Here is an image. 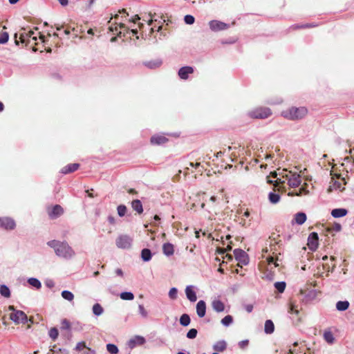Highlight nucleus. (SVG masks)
<instances>
[{
	"instance_id": "23",
	"label": "nucleus",
	"mask_w": 354,
	"mask_h": 354,
	"mask_svg": "<svg viewBox=\"0 0 354 354\" xmlns=\"http://www.w3.org/2000/svg\"><path fill=\"white\" fill-rule=\"evenodd\" d=\"M348 214V210L345 208H335L331 211V216L334 218H341Z\"/></svg>"
},
{
	"instance_id": "4",
	"label": "nucleus",
	"mask_w": 354,
	"mask_h": 354,
	"mask_svg": "<svg viewBox=\"0 0 354 354\" xmlns=\"http://www.w3.org/2000/svg\"><path fill=\"white\" fill-rule=\"evenodd\" d=\"M133 239L127 234H120L115 240V245L120 249H129L131 247Z\"/></svg>"
},
{
	"instance_id": "16",
	"label": "nucleus",
	"mask_w": 354,
	"mask_h": 354,
	"mask_svg": "<svg viewBox=\"0 0 354 354\" xmlns=\"http://www.w3.org/2000/svg\"><path fill=\"white\" fill-rule=\"evenodd\" d=\"M64 209L59 205H55L51 210L48 212L49 217L55 219L62 215Z\"/></svg>"
},
{
	"instance_id": "29",
	"label": "nucleus",
	"mask_w": 354,
	"mask_h": 354,
	"mask_svg": "<svg viewBox=\"0 0 354 354\" xmlns=\"http://www.w3.org/2000/svg\"><path fill=\"white\" fill-rule=\"evenodd\" d=\"M274 330V325L272 320L268 319L265 322L264 332L266 334H272Z\"/></svg>"
},
{
	"instance_id": "15",
	"label": "nucleus",
	"mask_w": 354,
	"mask_h": 354,
	"mask_svg": "<svg viewBox=\"0 0 354 354\" xmlns=\"http://www.w3.org/2000/svg\"><path fill=\"white\" fill-rule=\"evenodd\" d=\"M146 342L145 338L142 336L136 335L128 342L129 348H133L136 345H143Z\"/></svg>"
},
{
	"instance_id": "11",
	"label": "nucleus",
	"mask_w": 354,
	"mask_h": 354,
	"mask_svg": "<svg viewBox=\"0 0 354 354\" xmlns=\"http://www.w3.org/2000/svg\"><path fill=\"white\" fill-rule=\"evenodd\" d=\"M319 236L317 232H311L308 237V246L311 251H315L318 248Z\"/></svg>"
},
{
	"instance_id": "18",
	"label": "nucleus",
	"mask_w": 354,
	"mask_h": 354,
	"mask_svg": "<svg viewBox=\"0 0 354 354\" xmlns=\"http://www.w3.org/2000/svg\"><path fill=\"white\" fill-rule=\"evenodd\" d=\"M330 184V185H329L327 189L328 193L332 192L334 190H339L340 192H342L345 189L340 182L335 180L334 178L331 179Z\"/></svg>"
},
{
	"instance_id": "49",
	"label": "nucleus",
	"mask_w": 354,
	"mask_h": 354,
	"mask_svg": "<svg viewBox=\"0 0 354 354\" xmlns=\"http://www.w3.org/2000/svg\"><path fill=\"white\" fill-rule=\"evenodd\" d=\"M184 21L187 25H192L194 23L195 18L194 16H192L191 15H186L184 17Z\"/></svg>"
},
{
	"instance_id": "54",
	"label": "nucleus",
	"mask_w": 354,
	"mask_h": 354,
	"mask_svg": "<svg viewBox=\"0 0 354 354\" xmlns=\"http://www.w3.org/2000/svg\"><path fill=\"white\" fill-rule=\"evenodd\" d=\"M109 30L111 32H114V31L117 32L118 37H121L122 36H124V35H122V32L121 30L118 32V27L117 26L113 27V26H111L109 27Z\"/></svg>"
},
{
	"instance_id": "43",
	"label": "nucleus",
	"mask_w": 354,
	"mask_h": 354,
	"mask_svg": "<svg viewBox=\"0 0 354 354\" xmlns=\"http://www.w3.org/2000/svg\"><path fill=\"white\" fill-rule=\"evenodd\" d=\"M324 339L329 344L334 342L335 338L333 333L330 331H325L324 333Z\"/></svg>"
},
{
	"instance_id": "57",
	"label": "nucleus",
	"mask_w": 354,
	"mask_h": 354,
	"mask_svg": "<svg viewBox=\"0 0 354 354\" xmlns=\"http://www.w3.org/2000/svg\"><path fill=\"white\" fill-rule=\"evenodd\" d=\"M58 2L59 3V4L62 6V7H66V6L68 5V0H57Z\"/></svg>"
},
{
	"instance_id": "40",
	"label": "nucleus",
	"mask_w": 354,
	"mask_h": 354,
	"mask_svg": "<svg viewBox=\"0 0 354 354\" xmlns=\"http://www.w3.org/2000/svg\"><path fill=\"white\" fill-rule=\"evenodd\" d=\"M274 286L279 292L282 293L285 290L286 284L284 281H277L274 283Z\"/></svg>"
},
{
	"instance_id": "45",
	"label": "nucleus",
	"mask_w": 354,
	"mask_h": 354,
	"mask_svg": "<svg viewBox=\"0 0 354 354\" xmlns=\"http://www.w3.org/2000/svg\"><path fill=\"white\" fill-rule=\"evenodd\" d=\"M197 334H198V330L196 328H191L187 333L186 337L188 339H193L196 337Z\"/></svg>"
},
{
	"instance_id": "32",
	"label": "nucleus",
	"mask_w": 354,
	"mask_h": 354,
	"mask_svg": "<svg viewBox=\"0 0 354 354\" xmlns=\"http://www.w3.org/2000/svg\"><path fill=\"white\" fill-rule=\"evenodd\" d=\"M349 302L346 300L339 301L336 303V308L339 311H345L349 308Z\"/></svg>"
},
{
	"instance_id": "41",
	"label": "nucleus",
	"mask_w": 354,
	"mask_h": 354,
	"mask_svg": "<svg viewBox=\"0 0 354 354\" xmlns=\"http://www.w3.org/2000/svg\"><path fill=\"white\" fill-rule=\"evenodd\" d=\"M106 350L111 354H117L119 351L118 346L113 344H107Z\"/></svg>"
},
{
	"instance_id": "38",
	"label": "nucleus",
	"mask_w": 354,
	"mask_h": 354,
	"mask_svg": "<svg viewBox=\"0 0 354 354\" xmlns=\"http://www.w3.org/2000/svg\"><path fill=\"white\" fill-rule=\"evenodd\" d=\"M317 24L314 23L310 24H295L290 26L292 29H299V28H314L316 27Z\"/></svg>"
},
{
	"instance_id": "61",
	"label": "nucleus",
	"mask_w": 354,
	"mask_h": 354,
	"mask_svg": "<svg viewBox=\"0 0 354 354\" xmlns=\"http://www.w3.org/2000/svg\"><path fill=\"white\" fill-rule=\"evenodd\" d=\"M334 229L336 232H339L342 230V225L339 223H335Z\"/></svg>"
},
{
	"instance_id": "12",
	"label": "nucleus",
	"mask_w": 354,
	"mask_h": 354,
	"mask_svg": "<svg viewBox=\"0 0 354 354\" xmlns=\"http://www.w3.org/2000/svg\"><path fill=\"white\" fill-rule=\"evenodd\" d=\"M169 141L162 133H157L152 136L150 138V143L151 145L159 146L163 145Z\"/></svg>"
},
{
	"instance_id": "51",
	"label": "nucleus",
	"mask_w": 354,
	"mask_h": 354,
	"mask_svg": "<svg viewBox=\"0 0 354 354\" xmlns=\"http://www.w3.org/2000/svg\"><path fill=\"white\" fill-rule=\"evenodd\" d=\"M88 348L86 345V342L84 341L80 342L77 344L74 350L76 351H82L83 349Z\"/></svg>"
},
{
	"instance_id": "60",
	"label": "nucleus",
	"mask_w": 354,
	"mask_h": 354,
	"mask_svg": "<svg viewBox=\"0 0 354 354\" xmlns=\"http://www.w3.org/2000/svg\"><path fill=\"white\" fill-rule=\"evenodd\" d=\"M245 309L248 313H251L253 310V306L252 304L246 305Z\"/></svg>"
},
{
	"instance_id": "42",
	"label": "nucleus",
	"mask_w": 354,
	"mask_h": 354,
	"mask_svg": "<svg viewBox=\"0 0 354 354\" xmlns=\"http://www.w3.org/2000/svg\"><path fill=\"white\" fill-rule=\"evenodd\" d=\"M48 335L53 340L55 341L57 339L59 335L58 329L56 327L51 328L48 331Z\"/></svg>"
},
{
	"instance_id": "27",
	"label": "nucleus",
	"mask_w": 354,
	"mask_h": 354,
	"mask_svg": "<svg viewBox=\"0 0 354 354\" xmlns=\"http://www.w3.org/2000/svg\"><path fill=\"white\" fill-rule=\"evenodd\" d=\"M226 348L227 343L225 340L218 341L213 345V349L217 352H223Z\"/></svg>"
},
{
	"instance_id": "62",
	"label": "nucleus",
	"mask_w": 354,
	"mask_h": 354,
	"mask_svg": "<svg viewBox=\"0 0 354 354\" xmlns=\"http://www.w3.org/2000/svg\"><path fill=\"white\" fill-rule=\"evenodd\" d=\"M140 17L138 15H135L133 17H132L129 21L133 23H136L137 21L140 20Z\"/></svg>"
},
{
	"instance_id": "64",
	"label": "nucleus",
	"mask_w": 354,
	"mask_h": 354,
	"mask_svg": "<svg viewBox=\"0 0 354 354\" xmlns=\"http://www.w3.org/2000/svg\"><path fill=\"white\" fill-rule=\"evenodd\" d=\"M115 273L118 276H121V277L123 276V272H122V269H120V268H117L115 270Z\"/></svg>"
},
{
	"instance_id": "56",
	"label": "nucleus",
	"mask_w": 354,
	"mask_h": 354,
	"mask_svg": "<svg viewBox=\"0 0 354 354\" xmlns=\"http://www.w3.org/2000/svg\"><path fill=\"white\" fill-rule=\"evenodd\" d=\"M249 344V341L248 339H245V340H242L241 342H239V346L240 348H245V346H247Z\"/></svg>"
},
{
	"instance_id": "28",
	"label": "nucleus",
	"mask_w": 354,
	"mask_h": 354,
	"mask_svg": "<svg viewBox=\"0 0 354 354\" xmlns=\"http://www.w3.org/2000/svg\"><path fill=\"white\" fill-rule=\"evenodd\" d=\"M153 254L148 248H144L141 250V259L145 262L149 261L152 258Z\"/></svg>"
},
{
	"instance_id": "21",
	"label": "nucleus",
	"mask_w": 354,
	"mask_h": 354,
	"mask_svg": "<svg viewBox=\"0 0 354 354\" xmlns=\"http://www.w3.org/2000/svg\"><path fill=\"white\" fill-rule=\"evenodd\" d=\"M163 254L167 257H170L174 253V245L171 243H165L162 245Z\"/></svg>"
},
{
	"instance_id": "17",
	"label": "nucleus",
	"mask_w": 354,
	"mask_h": 354,
	"mask_svg": "<svg viewBox=\"0 0 354 354\" xmlns=\"http://www.w3.org/2000/svg\"><path fill=\"white\" fill-rule=\"evenodd\" d=\"M196 313L198 317L203 318L206 314V303L203 300H200L196 304Z\"/></svg>"
},
{
	"instance_id": "50",
	"label": "nucleus",
	"mask_w": 354,
	"mask_h": 354,
	"mask_svg": "<svg viewBox=\"0 0 354 354\" xmlns=\"http://www.w3.org/2000/svg\"><path fill=\"white\" fill-rule=\"evenodd\" d=\"M61 329L62 330H71V323L66 319H64L62 321Z\"/></svg>"
},
{
	"instance_id": "53",
	"label": "nucleus",
	"mask_w": 354,
	"mask_h": 354,
	"mask_svg": "<svg viewBox=\"0 0 354 354\" xmlns=\"http://www.w3.org/2000/svg\"><path fill=\"white\" fill-rule=\"evenodd\" d=\"M45 286L48 288H53L55 286V282L51 279H46L44 281Z\"/></svg>"
},
{
	"instance_id": "33",
	"label": "nucleus",
	"mask_w": 354,
	"mask_h": 354,
	"mask_svg": "<svg viewBox=\"0 0 354 354\" xmlns=\"http://www.w3.org/2000/svg\"><path fill=\"white\" fill-rule=\"evenodd\" d=\"M180 324L183 326H187L191 322L190 317L188 314H183L179 319Z\"/></svg>"
},
{
	"instance_id": "46",
	"label": "nucleus",
	"mask_w": 354,
	"mask_h": 354,
	"mask_svg": "<svg viewBox=\"0 0 354 354\" xmlns=\"http://www.w3.org/2000/svg\"><path fill=\"white\" fill-rule=\"evenodd\" d=\"M127 210V207L124 205H120L117 207L118 214L120 217H122L126 214Z\"/></svg>"
},
{
	"instance_id": "6",
	"label": "nucleus",
	"mask_w": 354,
	"mask_h": 354,
	"mask_svg": "<svg viewBox=\"0 0 354 354\" xmlns=\"http://www.w3.org/2000/svg\"><path fill=\"white\" fill-rule=\"evenodd\" d=\"M0 227L6 230H13L16 227L15 221L10 216L0 217Z\"/></svg>"
},
{
	"instance_id": "39",
	"label": "nucleus",
	"mask_w": 354,
	"mask_h": 354,
	"mask_svg": "<svg viewBox=\"0 0 354 354\" xmlns=\"http://www.w3.org/2000/svg\"><path fill=\"white\" fill-rule=\"evenodd\" d=\"M120 297L123 300L131 301L134 299V295L131 292L124 291L120 293Z\"/></svg>"
},
{
	"instance_id": "31",
	"label": "nucleus",
	"mask_w": 354,
	"mask_h": 354,
	"mask_svg": "<svg viewBox=\"0 0 354 354\" xmlns=\"http://www.w3.org/2000/svg\"><path fill=\"white\" fill-rule=\"evenodd\" d=\"M281 196L279 194L270 192L268 194V200L272 204H277L280 201Z\"/></svg>"
},
{
	"instance_id": "55",
	"label": "nucleus",
	"mask_w": 354,
	"mask_h": 354,
	"mask_svg": "<svg viewBox=\"0 0 354 354\" xmlns=\"http://www.w3.org/2000/svg\"><path fill=\"white\" fill-rule=\"evenodd\" d=\"M268 183L269 184H272V185H274L276 187V186H277L280 183H283L284 181H282L280 178H277L276 180H268Z\"/></svg>"
},
{
	"instance_id": "26",
	"label": "nucleus",
	"mask_w": 354,
	"mask_h": 354,
	"mask_svg": "<svg viewBox=\"0 0 354 354\" xmlns=\"http://www.w3.org/2000/svg\"><path fill=\"white\" fill-rule=\"evenodd\" d=\"M162 60L156 59V60L145 62L144 63V65L150 69H155V68H159L162 65Z\"/></svg>"
},
{
	"instance_id": "34",
	"label": "nucleus",
	"mask_w": 354,
	"mask_h": 354,
	"mask_svg": "<svg viewBox=\"0 0 354 354\" xmlns=\"http://www.w3.org/2000/svg\"><path fill=\"white\" fill-rule=\"evenodd\" d=\"M28 283L31 286L35 288L36 289H40L41 288V283L40 281L35 277H30L28 279Z\"/></svg>"
},
{
	"instance_id": "22",
	"label": "nucleus",
	"mask_w": 354,
	"mask_h": 354,
	"mask_svg": "<svg viewBox=\"0 0 354 354\" xmlns=\"http://www.w3.org/2000/svg\"><path fill=\"white\" fill-rule=\"evenodd\" d=\"M212 307L217 313H221L225 310V305L220 299L213 300Z\"/></svg>"
},
{
	"instance_id": "14",
	"label": "nucleus",
	"mask_w": 354,
	"mask_h": 354,
	"mask_svg": "<svg viewBox=\"0 0 354 354\" xmlns=\"http://www.w3.org/2000/svg\"><path fill=\"white\" fill-rule=\"evenodd\" d=\"M196 287L192 285L187 286L185 288V295L187 299L191 302H195L197 300Z\"/></svg>"
},
{
	"instance_id": "19",
	"label": "nucleus",
	"mask_w": 354,
	"mask_h": 354,
	"mask_svg": "<svg viewBox=\"0 0 354 354\" xmlns=\"http://www.w3.org/2000/svg\"><path fill=\"white\" fill-rule=\"evenodd\" d=\"M80 167V165L79 163L68 164L61 169V173L63 174H71L77 170Z\"/></svg>"
},
{
	"instance_id": "9",
	"label": "nucleus",
	"mask_w": 354,
	"mask_h": 354,
	"mask_svg": "<svg viewBox=\"0 0 354 354\" xmlns=\"http://www.w3.org/2000/svg\"><path fill=\"white\" fill-rule=\"evenodd\" d=\"M209 26L211 30L218 32L229 28L230 24L218 20H212L209 22Z\"/></svg>"
},
{
	"instance_id": "3",
	"label": "nucleus",
	"mask_w": 354,
	"mask_h": 354,
	"mask_svg": "<svg viewBox=\"0 0 354 354\" xmlns=\"http://www.w3.org/2000/svg\"><path fill=\"white\" fill-rule=\"evenodd\" d=\"M272 115V111L268 107H258L248 113V115L255 119H266Z\"/></svg>"
},
{
	"instance_id": "10",
	"label": "nucleus",
	"mask_w": 354,
	"mask_h": 354,
	"mask_svg": "<svg viewBox=\"0 0 354 354\" xmlns=\"http://www.w3.org/2000/svg\"><path fill=\"white\" fill-rule=\"evenodd\" d=\"M234 254L237 261L247 265L249 263V258L248 254L242 249L236 248L234 250Z\"/></svg>"
},
{
	"instance_id": "37",
	"label": "nucleus",
	"mask_w": 354,
	"mask_h": 354,
	"mask_svg": "<svg viewBox=\"0 0 354 354\" xmlns=\"http://www.w3.org/2000/svg\"><path fill=\"white\" fill-rule=\"evenodd\" d=\"M61 295L64 299L68 301H71L74 299V295L73 292L67 290H62Z\"/></svg>"
},
{
	"instance_id": "58",
	"label": "nucleus",
	"mask_w": 354,
	"mask_h": 354,
	"mask_svg": "<svg viewBox=\"0 0 354 354\" xmlns=\"http://www.w3.org/2000/svg\"><path fill=\"white\" fill-rule=\"evenodd\" d=\"M83 354H96L95 351L91 348H86V351Z\"/></svg>"
},
{
	"instance_id": "25",
	"label": "nucleus",
	"mask_w": 354,
	"mask_h": 354,
	"mask_svg": "<svg viewBox=\"0 0 354 354\" xmlns=\"http://www.w3.org/2000/svg\"><path fill=\"white\" fill-rule=\"evenodd\" d=\"M131 207L134 211H136L138 214H140L143 212V207L141 201L139 199L133 200L131 202Z\"/></svg>"
},
{
	"instance_id": "35",
	"label": "nucleus",
	"mask_w": 354,
	"mask_h": 354,
	"mask_svg": "<svg viewBox=\"0 0 354 354\" xmlns=\"http://www.w3.org/2000/svg\"><path fill=\"white\" fill-rule=\"evenodd\" d=\"M92 310H93V313L95 315V316H100L101 315L103 312H104V309L102 307V306L98 304V303H96L93 306V308H92Z\"/></svg>"
},
{
	"instance_id": "36",
	"label": "nucleus",
	"mask_w": 354,
	"mask_h": 354,
	"mask_svg": "<svg viewBox=\"0 0 354 354\" xmlns=\"http://www.w3.org/2000/svg\"><path fill=\"white\" fill-rule=\"evenodd\" d=\"M233 317L232 315H227L221 319V323L224 326L227 327L233 323Z\"/></svg>"
},
{
	"instance_id": "8",
	"label": "nucleus",
	"mask_w": 354,
	"mask_h": 354,
	"mask_svg": "<svg viewBox=\"0 0 354 354\" xmlns=\"http://www.w3.org/2000/svg\"><path fill=\"white\" fill-rule=\"evenodd\" d=\"M285 178L288 180V184L291 187L295 188L301 185V177L297 173L291 174L290 176L286 174Z\"/></svg>"
},
{
	"instance_id": "5",
	"label": "nucleus",
	"mask_w": 354,
	"mask_h": 354,
	"mask_svg": "<svg viewBox=\"0 0 354 354\" xmlns=\"http://www.w3.org/2000/svg\"><path fill=\"white\" fill-rule=\"evenodd\" d=\"M10 318L16 324H26L28 322V316L24 311L19 310L12 312L10 315Z\"/></svg>"
},
{
	"instance_id": "59",
	"label": "nucleus",
	"mask_w": 354,
	"mask_h": 354,
	"mask_svg": "<svg viewBox=\"0 0 354 354\" xmlns=\"http://www.w3.org/2000/svg\"><path fill=\"white\" fill-rule=\"evenodd\" d=\"M108 221L109 222V223L112 224V225H114L115 223V218L111 216V215H109L108 216Z\"/></svg>"
},
{
	"instance_id": "20",
	"label": "nucleus",
	"mask_w": 354,
	"mask_h": 354,
	"mask_svg": "<svg viewBox=\"0 0 354 354\" xmlns=\"http://www.w3.org/2000/svg\"><path fill=\"white\" fill-rule=\"evenodd\" d=\"M23 32L20 33L19 39L22 43L25 42L29 38L32 37L33 40H37V37L34 36L35 32L33 30H28L25 28H22Z\"/></svg>"
},
{
	"instance_id": "47",
	"label": "nucleus",
	"mask_w": 354,
	"mask_h": 354,
	"mask_svg": "<svg viewBox=\"0 0 354 354\" xmlns=\"http://www.w3.org/2000/svg\"><path fill=\"white\" fill-rule=\"evenodd\" d=\"M9 34L7 32H3L0 34V44H5L8 41Z\"/></svg>"
},
{
	"instance_id": "52",
	"label": "nucleus",
	"mask_w": 354,
	"mask_h": 354,
	"mask_svg": "<svg viewBox=\"0 0 354 354\" xmlns=\"http://www.w3.org/2000/svg\"><path fill=\"white\" fill-rule=\"evenodd\" d=\"M138 311H139V313L140 314V315L142 317L146 318L148 316V313L145 310V308L143 305L139 304V306H138Z\"/></svg>"
},
{
	"instance_id": "7",
	"label": "nucleus",
	"mask_w": 354,
	"mask_h": 354,
	"mask_svg": "<svg viewBox=\"0 0 354 354\" xmlns=\"http://www.w3.org/2000/svg\"><path fill=\"white\" fill-rule=\"evenodd\" d=\"M317 290L315 289L301 290V294L303 296V302L307 304L313 301L317 296Z\"/></svg>"
},
{
	"instance_id": "63",
	"label": "nucleus",
	"mask_w": 354,
	"mask_h": 354,
	"mask_svg": "<svg viewBox=\"0 0 354 354\" xmlns=\"http://www.w3.org/2000/svg\"><path fill=\"white\" fill-rule=\"evenodd\" d=\"M240 224H241L244 227H248L250 225V223H248L245 219L241 218V221L240 222Z\"/></svg>"
},
{
	"instance_id": "30",
	"label": "nucleus",
	"mask_w": 354,
	"mask_h": 354,
	"mask_svg": "<svg viewBox=\"0 0 354 354\" xmlns=\"http://www.w3.org/2000/svg\"><path fill=\"white\" fill-rule=\"evenodd\" d=\"M0 295L5 297L9 298L11 295L10 290L9 287L6 284L0 285Z\"/></svg>"
},
{
	"instance_id": "24",
	"label": "nucleus",
	"mask_w": 354,
	"mask_h": 354,
	"mask_svg": "<svg viewBox=\"0 0 354 354\" xmlns=\"http://www.w3.org/2000/svg\"><path fill=\"white\" fill-rule=\"evenodd\" d=\"M306 219L307 216L304 212H299L295 214L294 221L298 225L304 224Z\"/></svg>"
},
{
	"instance_id": "44",
	"label": "nucleus",
	"mask_w": 354,
	"mask_h": 354,
	"mask_svg": "<svg viewBox=\"0 0 354 354\" xmlns=\"http://www.w3.org/2000/svg\"><path fill=\"white\" fill-rule=\"evenodd\" d=\"M288 312L290 315H298L299 310L297 309V306L293 303H290L288 306Z\"/></svg>"
},
{
	"instance_id": "2",
	"label": "nucleus",
	"mask_w": 354,
	"mask_h": 354,
	"mask_svg": "<svg viewBox=\"0 0 354 354\" xmlns=\"http://www.w3.org/2000/svg\"><path fill=\"white\" fill-rule=\"evenodd\" d=\"M308 113V109L305 106H292L282 111L281 115L290 120H299L303 119Z\"/></svg>"
},
{
	"instance_id": "1",
	"label": "nucleus",
	"mask_w": 354,
	"mask_h": 354,
	"mask_svg": "<svg viewBox=\"0 0 354 354\" xmlns=\"http://www.w3.org/2000/svg\"><path fill=\"white\" fill-rule=\"evenodd\" d=\"M47 245L53 248L55 253L59 257L70 259L75 256V253L73 249L66 241H59L57 240L49 241Z\"/></svg>"
},
{
	"instance_id": "13",
	"label": "nucleus",
	"mask_w": 354,
	"mask_h": 354,
	"mask_svg": "<svg viewBox=\"0 0 354 354\" xmlns=\"http://www.w3.org/2000/svg\"><path fill=\"white\" fill-rule=\"evenodd\" d=\"M194 68L191 66H185L178 69V75L180 80H187L190 74L194 73Z\"/></svg>"
},
{
	"instance_id": "48",
	"label": "nucleus",
	"mask_w": 354,
	"mask_h": 354,
	"mask_svg": "<svg viewBox=\"0 0 354 354\" xmlns=\"http://www.w3.org/2000/svg\"><path fill=\"white\" fill-rule=\"evenodd\" d=\"M169 297L172 299L175 300L177 298L178 295V289L175 287L171 288L169 291Z\"/></svg>"
}]
</instances>
